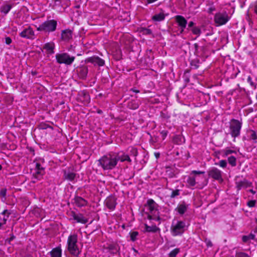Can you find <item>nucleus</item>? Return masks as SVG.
I'll use <instances>...</instances> for the list:
<instances>
[{
	"label": "nucleus",
	"mask_w": 257,
	"mask_h": 257,
	"mask_svg": "<svg viewBox=\"0 0 257 257\" xmlns=\"http://www.w3.org/2000/svg\"><path fill=\"white\" fill-rule=\"evenodd\" d=\"M98 165L104 170L113 169L117 165V159L114 153L107 154L98 160Z\"/></svg>",
	"instance_id": "1"
},
{
	"label": "nucleus",
	"mask_w": 257,
	"mask_h": 257,
	"mask_svg": "<svg viewBox=\"0 0 257 257\" xmlns=\"http://www.w3.org/2000/svg\"><path fill=\"white\" fill-rule=\"evenodd\" d=\"M77 235L75 234L69 236L67 240V249L74 256H79L81 251L77 245Z\"/></svg>",
	"instance_id": "2"
},
{
	"label": "nucleus",
	"mask_w": 257,
	"mask_h": 257,
	"mask_svg": "<svg viewBox=\"0 0 257 257\" xmlns=\"http://www.w3.org/2000/svg\"><path fill=\"white\" fill-rule=\"evenodd\" d=\"M146 207L149 210L148 218L149 220H160L159 212L157 209L158 204L152 199L147 201Z\"/></svg>",
	"instance_id": "3"
},
{
	"label": "nucleus",
	"mask_w": 257,
	"mask_h": 257,
	"mask_svg": "<svg viewBox=\"0 0 257 257\" xmlns=\"http://www.w3.org/2000/svg\"><path fill=\"white\" fill-rule=\"evenodd\" d=\"M57 26V22L56 20H50L45 21L38 27L36 26V27L39 31L50 33L54 32L56 30Z\"/></svg>",
	"instance_id": "4"
},
{
	"label": "nucleus",
	"mask_w": 257,
	"mask_h": 257,
	"mask_svg": "<svg viewBox=\"0 0 257 257\" xmlns=\"http://www.w3.org/2000/svg\"><path fill=\"white\" fill-rule=\"evenodd\" d=\"M55 57L58 63L65 64L67 65H71L75 59L74 56H71L67 53H58Z\"/></svg>",
	"instance_id": "5"
},
{
	"label": "nucleus",
	"mask_w": 257,
	"mask_h": 257,
	"mask_svg": "<svg viewBox=\"0 0 257 257\" xmlns=\"http://www.w3.org/2000/svg\"><path fill=\"white\" fill-rule=\"evenodd\" d=\"M242 123L238 120L232 119L230 123L229 128L230 134L233 138H236L240 135V132Z\"/></svg>",
	"instance_id": "6"
},
{
	"label": "nucleus",
	"mask_w": 257,
	"mask_h": 257,
	"mask_svg": "<svg viewBox=\"0 0 257 257\" xmlns=\"http://www.w3.org/2000/svg\"><path fill=\"white\" fill-rule=\"evenodd\" d=\"M186 224L183 221H177L176 224H173L171 227V232L173 236L181 235L185 230Z\"/></svg>",
	"instance_id": "7"
},
{
	"label": "nucleus",
	"mask_w": 257,
	"mask_h": 257,
	"mask_svg": "<svg viewBox=\"0 0 257 257\" xmlns=\"http://www.w3.org/2000/svg\"><path fill=\"white\" fill-rule=\"evenodd\" d=\"M208 175L209 177L218 181L219 183H222L223 181V172L217 168H210L208 171Z\"/></svg>",
	"instance_id": "8"
},
{
	"label": "nucleus",
	"mask_w": 257,
	"mask_h": 257,
	"mask_svg": "<svg viewBox=\"0 0 257 257\" xmlns=\"http://www.w3.org/2000/svg\"><path fill=\"white\" fill-rule=\"evenodd\" d=\"M229 19V17L226 13H218L214 16V22L218 25L225 24L228 21Z\"/></svg>",
	"instance_id": "9"
},
{
	"label": "nucleus",
	"mask_w": 257,
	"mask_h": 257,
	"mask_svg": "<svg viewBox=\"0 0 257 257\" xmlns=\"http://www.w3.org/2000/svg\"><path fill=\"white\" fill-rule=\"evenodd\" d=\"M20 35L21 37L29 39H35V33L31 27H28L25 29L20 34Z\"/></svg>",
	"instance_id": "10"
},
{
	"label": "nucleus",
	"mask_w": 257,
	"mask_h": 257,
	"mask_svg": "<svg viewBox=\"0 0 257 257\" xmlns=\"http://www.w3.org/2000/svg\"><path fill=\"white\" fill-rule=\"evenodd\" d=\"M116 198L114 196H109L104 201L106 206L110 210H114L116 205Z\"/></svg>",
	"instance_id": "11"
},
{
	"label": "nucleus",
	"mask_w": 257,
	"mask_h": 257,
	"mask_svg": "<svg viewBox=\"0 0 257 257\" xmlns=\"http://www.w3.org/2000/svg\"><path fill=\"white\" fill-rule=\"evenodd\" d=\"M114 154L117 159V163H118V161H120L121 162L127 161L129 163H131L132 162V160L129 155L123 152H120L119 153H114Z\"/></svg>",
	"instance_id": "12"
},
{
	"label": "nucleus",
	"mask_w": 257,
	"mask_h": 257,
	"mask_svg": "<svg viewBox=\"0 0 257 257\" xmlns=\"http://www.w3.org/2000/svg\"><path fill=\"white\" fill-rule=\"evenodd\" d=\"M11 213L6 209L0 214V229L4 228V225L6 223Z\"/></svg>",
	"instance_id": "13"
},
{
	"label": "nucleus",
	"mask_w": 257,
	"mask_h": 257,
	"mask_svg": "<svg viewBox=\"0 0 257 257\" xmlns=\"http://www.w3.org/2000/svg\"><path fill=\"white\" fill-rule=\"evenodd\" d=\"M175 20L179 27H181V33H183L187 24V20L183 16L180 15L176 16Z\"/></svg>",
	"instance_id": "14"
},
{
	"label": "nucleus",
	"mask_w": 257,
	"mask_h": 257,
	"mask_svg": "<svg viewBox=\"0 0 257 257\" xmlns=\"http://www.w3.org/2000/svg\"><path fill=\"white\" fill-rule=\"evenodd\" d=\"M87 61L88 62L91 63L94 65H97L99 66H103L104 64V61L98 56H93L87 58Z\"/></svg>",
	"instance_id": "15"
},
{
	"label": "nucleus",
	"mask_w": 257,
	"mask_h": 257,
	"mask_svg": "<svg viewBox=\"0 0 257 257\" xmlns=\"http://www.w3.org/2000/svg\"><path fill=\"white\" fill-rule=\"evenodd\" d=\"M77 71L80 78L82 79H86L88 73V68L86 66L79 67L77 69Z\"/></svg>",
	"instance_id": "16"
},
{
	"label": "nucleus",
	"mask_w": 257,
	"mask_h": 257,
	"mask_svg": "<svg viewBox=\"0 0 257 257\" xmlns=\"http://www.w3.org/2000/svg\"><path fill=\"white\" fill-rule=\"evenodd\" d=\"M72 38V32L69 29L63 30L61 33V39L65 41H68Z\"/></svg>",
	"instance_id": "17"
},
{
	"label": "nucleus",
	"mask_w": 257,
	"mask_h": 257,
	"mask_svg": "<svg viewBox=\"0 0 257 257\" xmlns=\"http://www.w3.org/2000/svg\"><path fill=\"white\" fill-rule=\"evenodd\" d=\"M72 217L73 219L76 220L77 222L82 223H86L88 222L87 219L84 217L81 214H75L74 212H72Z\"/></svg>",
	"instance_id": "18"
},
{
	"label": "nucleus",
	"mask_w": 257,
	"mask_h": 257,
	"mask_svg": "<svg viewBox=\"0 0 257 257\" xmlns=\"http://www.w3.org/2000/svg\"><path fill=\"white\" fill-rule=\"evenodd\" d=\"M36 172L34 173L33 176L35 177L36 179L38 178L39 176L43 175L44 173V168L41 166L40 163H36Z\"/></svg>",
	"instance_id": "19"
},
{
	"label": "nucleus",
	"mask_w": 257,
	"mask_h": 257,
	"mask_svg": "<svg viewBox=\"0 0 257 257\" xmlns=\"http://www.w3.org/2000/svg\"><path fill=\"white\" fill-rule=\"evenodd\" d=\"M74 203L78 207H82L86 206L87 204V201L81 197L77 196L74 199Z\"/></svg>",
	"instance_id": "20"
},
{
	"label": "nucleus",
	"mask_w": 257,
	"mask_h": 257,
	"mask_svg": "<svg viewBox=\"0 0 257 257\" xmlns=\"http://www.w3.org/2000/svg\"><path fill=\"white\" fill-rule=\"evenodd\" d=\"M188 205L185 204L184 202L178 205L176 209L180 214H183L187 210Z\"/></svg>",
	"instance_id": "21"
},
{
	"label": "nucleus",
	"mask_w": 257,
	"mask_h": 257,
	"mask_svg": "<svg viewBox=\"0 0 257 257\" xmlns=\"http://www.w3.org/2000/svg\"><path fill=\"white\" fill-rule=\"evenodd\" d=\"M236 184L237 189L239 190L241 189L242 188H247L250 185V183L245 179L243 181L236 182Z\"/></svg>",
	"instance_id": "22"
},
{
	"label": "nucleus",
	"mask_w": 257,
	"mask_h": 257,
	"mask_svg": "<svg viewBox=\"0 0 257 257\" xmlns=\"http://www.w3.org/2000/svg\"><path fill=\"white\" fill-rule=\"evenodd\" d=\"M51 257H61L62 250L60 247L53 248L50 252Z\"/></svg>",
	"instance_id": "23"
},
{
	"label": "nucleus",
	"mask_w": 257,
	"mask_h": 257,
	"mask_svg": "<svg viewBox=\"0 0 257 257\" xmlns=\"http://www.w3.org/2000/svg\"><path fill=\"white\" fill-rule=\"evenodd\" d=\"M76 176V174L70 171H64V178L69 181H72L74 180Z\"/></svg>",
	"instance_id": "24"
},
{
	"label": "nucleus",
	"mask_w": 257,
	"mask_h": 257,
	"mask_svg": "<svg viewBox=\"0 0 257 257\" xmlns=\"http://www.w3.org/2000/svg\"><path fill=\"white\" fill-rule=\"evenodd\" d=\"M55 47L54 43H47L44 46L43 48L45 49L48 53L53 54L54 53V49Z\"/></svg>",
	"instance_id": "25"
},
{
	"label": "nucleus",
	"mask_w": 257,
	"mask_h": 257,
	"mask_svg": "<svg viewBox=\"0 0 257 257\" xmlns=\"http://www.w3.org/2000/svg\"><path fill=\"white\" fill-rule=\"evenodd\" d=\"M12 7V5L6 3L1 6V12L6 15L9 12Z\"/></svg>",
	"instance_id": "26"
},
{
	"label": "nucleus",
	"mask_w": 257,
	"mask_h": 257,
	"mask_svg": "<svg viewBox=\"0 0 257 257\" xmlns=\"http://www.w3.org/2000/svg\"><path fill=\"white\" fill-rule=\"evenodd\" d=\"M165 15L163 13H160L158 14H156L152 17V20L154 21L160 22L164 20Z\"/></svg>",
	"instance_id": "27"
},
{
	"label": "nucleus",
	"mask_w": 257,
	"mask_h": 257,
	"mask_svg": "<svg viewBox=\"0 0 257 257\" xmlns=\"http://www.w3.org/2000/svg\"><path fill=\"white\" fill-rule=\"evenodd\" d=\"M145 230L149 232H156L159 228L156 225L149 226L147 224L145 225Z\"/></svg>",
	"instance_id": "28"
},
{
	"label": "nucleus",
	"mask_w": 257,
	"mask_h": 257,
	"mask_svg": "<svg viewBox=\"0 0 257 257\" xmlns=\"http://www.w3.org/2000/svg\"><path fill=\"white\" fill-rule=\"evenodd\" d=\"M187 183L189 187H194L196 184L195 178L191 176H189L187 180Z\"/></svg>",
	"instance_id": "29"
},
{
	"label": "nucleus",
	"mask_w": 257,
	"mask_h": 257,
	"mask_svg": "<svg viewBox=\"0 0 257 257\" xmlns=\"http://www.w3.org/2000/svg\"><path fill=\"white\" fill-rule=\"evenodd\" d=\"M254 237L255 235L253 234L250 233L248 235L243 236L242 239L244 242H246L250 239H253L254 238Z\"/></svg>",
	"instance_id": "30"
},
{
	"label": "nucleus",
	"mask_w": 257,
	"mask_h": 257,
	"mask_svg": "<svg viewBox=\"0 0 257 257\" xmlns=\"http://www.w3.org/2000/svg\"><path fill=\"white\" fill-rule=\"evenodd\" d=\"M129 154H128L129 156H133L136 157L138 155V151L136 148H131L128 149Z\"/></svg>",
	"instance_id": "31"
},
{
	"label": "nucleus",
	"mask_w": 257,
	"mask_h": 257,
	"mask_svg": "<svg viewBox=\"0 0 257 257\" xmlns=\"http://www.w3.org/2000/svg\"><path fill=\"white\" fill-rule=\"evenodd\" d=\"M236 159L233 156H230L228 158V162L232 167H234L236 165Z\"/></svg>",
	"instance_id": "32"
},
{
	"label": "nucleus",
	"mask_w": 257,
	"mask_h": 257,
	"mask_svg": "<svg viewBox=\"0 0 257 257\" xmlns=\"http://www.w3.org/2000/svg\"><path fill=\"white\" fill-rule=\"evenodd\" d=\"M179 248H176L172 250L169 254V257H176V255L179 252Z\"/></svg>",
	"instance_id": "33"
},
{
	"label": "nucleus",
	"mask_w": 257,
	"mask_h": 257,
	"mask_svg": "<svg viewBox=\"0 0 257 257\" xmlns=\"http://www.w3.org/2000/svg\"><path fill=\"white\" fill-rule=\"evenodd\" d=\"M215 165H218L223 168H225L227 166V162L226 160H222L220 161L218 163H216Z\"/></svg>",
	"instance_id": "34"
},
{
	"label": "nucleus",
	"mask_w": 257,
	"mask_h": 257,
	"mask_svg": "<svg viewBox=\"0 0 257 257\" xmlns=\"http://www.w3.org/2000/svg\"><path fill=\"white\" fill-rule=\"evenodd\" d=\"M248 133L250 134V139L252 140L253 141H255L257 139L256 133L254 131L250 130L248 132Z\"/></svg>",
	"instance_id": "35"
},
{
	"label": "nucleus",
	"mask_w": 257,
	"mask_h": 257,
	"mask_svg": "<svg viewBox=\"0 0 257 257\" xmlns=\"http://www.w3.org/2000/svg\"><path fill=\"white\" fill-rule=\"evenodd\" d=\"M109 249L110 251L113 253H116L118 250L117 246L116 245H109Z\"/></svg>",
	"instance_id": "36"
},
{
	"label": "nucleus",
	"mask_w": 257,
	"mask_h": 257,
	"mask_svg": "<svg viewBox=\"0 0 257 257\" xmlns=\"http://www.w3.org/2000/svg\"><path fill=\"white\" fill-rule=\"evenodd\" d=\"M141 32L143 35H150L152 34V31L150 29H149L148 28H142L141 30Z\"/></svg>",
	"instance_id": "37"
},
{
	"label": "nucleus",
	"mask_w": 257,
	"mask_h": 257,
	"mask_svg": "<svg viewBox=\"0 0 257 257\" xmlns=\"http://www.w3.org/2000/svg\"><path fill=\"white\" fill-rule=\"evenodd\" d=\"M129 107L133 109H136L139 107V104L135 101H131L129 104Z\"/></svg>",
	"instance_id": "38"
},
{
	"label": "nucleus",
	"mask_w": 257,
	"mask_h": 257,
	"mask_svg": "<svg viewBox=\"0 0 257 257\" xmlns=\"http://www.w3.org/2000/svg\"><path fill=\"white\" fill-rule=\"evenodd\" d=\"M192 31L194 34L197 35V36H199L201 32V30L198 27L193 28Z\"/></svg>",
	"instance_id": "39"
},
{
	"label": "nucleus",
	"mask_w": 257,
	"mask_h": 257,
	"mask_svg": "<svg viewBox=\"0 0 257 257\" xmlns=\"http://www.w3.org/2000/svg\"><path fill=\"white\" fill-rule=\"evenodd\" d=\"M208 5L211 6L208 10V13L209 14H212V12L215 10V8L213 6V3L209 2Z\"/></svg>",
	"instance_id": "40"
},
{
	"label": "nucleus",
	"mask_w": 257,
	"mask_h": 257,
	"mask_svg": "<svg viewBox=\"0 0 257 257\" xmlns=\"http://www.w3.org/2000/svg\"><path fill=\"white\" fill-rule=\"evenodd\" d=\"M180 194V190L179 189H176L175 190H173L171 195L170 196L171 198H175V197L179 196Z\"/></svg>",
	"instance_id": "41"
},
{
	"label": "nucleus",
	"mask_w": 257,
	"mask_h": 257,
	"mask_svg": "<svg viewBox=\"0 0 257 257\" xmlns=\"http://www.w3.org/2000/svg\"><path fill=\"white\" fill-rule=\"evenodd\" d=\"M139 233L137 231H134L131 233V238L132 241H135Z\"/></svg>",
	"instance_id": "42"
},
{
	"label": "nucleus",
	"mask_w": 257,
	"mask_h": 257,
	"mask_svg": "<svg viewBox=\"0 0 257 257\" xmlns=\"http://www.w3.org/2000/svg\"><path fill=\"white\" fill-rule=\"evenodd\" d=\"M199 60H193L191 64V65L194 67V68L197 69L199 67Z\"/></svg>",
	"instance_id": "43"
},
{
	"label": "nucleus",
	"mask_w": 257,
	"mask_h": 257,
	"mask_svg": "<svg viewBox=\"0 0 257 257\" xmlns=\"http://www.w3.org/2000/svg\"><path fill=\"white\" fill-rule=\"evenodd\" d=\"M234 153H235V151L230 150V149H226L224 151V155L225 156H227L231 154Z\"/></svg>",
	"instance_id": "44"
},
{
	"label": "nucleus",
	"mask_w": 257,
	"mask_h": 257,
	"mask_svg": "<svg viewBox=\"0 0 257 257\" xmlns=\"http://www.w3.org/2000/svg\"><path fill=\"white\" fill-rule=\"evenodd\" d=\"M205 173V172L204 171H196L193 170L191 172L190 175H199V174H204Z\"/></svg>",
	"instance_id": "45"
},
{
	"label": "nucleus",
	"mask_w": 257,
	"mask_h": 257,
	"mask_svg": "<svg viewBox=\"0 0 257 257\" xmlns=\"http://www.w3.org/2000/svg\"><path fill=\"white\" fill-rule=\"evenodd\" d=\"M236 257H249L247 254L244 252H239L236 254Z\"/></svg>",
	"instance_id": "46"
},
{
	"label": "nucleus",
	"mask_w": 257,
	"mask_h": 257,
	"mask_svg": "<svg viewBox=\"0 0 257 257\" xmlns=\"http://www.w3.org/2000/svg\"><path fill=\"white\" fill-rule=\"evenodd\" d=\"M247 81L250 84L251 86L254 87L255 85L254 83L252 81V79L250 76H248L247 79Z\"/></svg>",
	"instance_id": "47"
},
{
	"label": "nucleus",
	"mask_w": 257,
	"mask_h": 257,
	"mask_svg": "<svg viewBox=\"0 0 257 257\" xmlns=\"http://www.w3.org/2000/svg\"><path fill=\"white\" fill-rule=\"evenodd\" d=\"M7 190L6 189H2L0 191V195L5 197L6 195Z\"/></svg>",
	"instance_id": "48"
},
{
	"label": "nucleus",
	"mask_w": 257,
	"mask_h": 257,
	"mask_svg": "<svg viewBox=\"0 0 257 257\" xmlns=\"http://www.w3.org/2000/svg\"><path fill=\"white\" fill-rule=\"evenodd\" d=\"M161 134L162 135L163 139L164 140L168 135V132L167 131H162L161 132Z\"/></svg>",
	"instance_id": "49"
},
{
	"label": "nucleus",
	"mask_w": 257,
	"mask_h": 257,
	"mask_svg": "<svg viewBox=\"0 0 257 257\" xmlns=\"http://www.w3.org/2000/svg\"><path fill=\"white\" fill-rule=\"evenodd\" d=\"M255 204V200H251L248 202L247 205L249 207H253L254 206Z\"/></svg>",
	"instance_id": "50"
},
{
	"label": "nucleus",
	"mask_w": 257,
	"mask_h": 257,
	"mask_svg": "<svg viewBox=\"0 0 257 257\" xmlns=\"http://www.w3.org/2000/svg\"><path fill=\"white\" fill-rule=\"evenodd\" d=\"M5 42L7 44L9 45L12 43V40L10 37H7L5 39Z\"/></svg>",
	"instance_id": "51"
},
{
	"label": "nucleus",
	"mask_w": 257,
	"mask_h": 257,
	"mask_svg": "<svg viewBox=\"0 0 257 257\" xmlns=\"http://www.w3.org/2000/svg\"><path fill=\"white\" fill-rule=\"evenodd\" d=\"M194 46L195 48V53H197L198 52V49L199 46H198V44L195 43V44H194Z\"/></svg>",
	"instance_id": "52"
},
{
	"label": "nucleus",
	"mask_w": 257,
	"mask_h": 257,
	"mask_svg": "<svg viewBox=\"0 0 257 257\" xmlns=\"http://www.w3.org/2000/svg\"><path fill=\"white\" fill-rule=\"evenodd\" d=\"M15 238V236L12 234L11 236V237L9 239H8L7 240H8V241L10 243L11 241H12L13 239H14Z\"/></svg>",
	"instance_id": "53"
},
{
	"label": "nucleus",
	"mask_w": 257,
	"mask_h": 257,
	"mask_svg": "<svg viewBox=\"0 0 257 257\" xmlns=\"http://www.w3.org/2000/svg\"><path fill=\"white\" fill-rule=\"evenodd\" d=\"M61 0H54L55 5H60Z\"/></svg>",
	"instance_id": "54"
},
{
	"label": "nucleus",
	"mask_w": 257,
	"mask_h": 257,
	"mask_svg": "<svg viewBox=\"0 0 257 257\" xmlns=\"http://www.w3.org/2000/svg\"><path fill=\"white\" fill-rule=\"evenodd\" d=\"M194 25V23L193 22L191 21L189 23L188 27L191 28V27H192Z\"/></svg>",
	"instance_id": "55"
},
{
	"label": "nucleus",
	"mask_w": 257,
	"mask_h": 257,
	"mask_svg": "<svg viewBox=\"0 0 257 257\" xmlns=\"http://www.w3.org/2000/svg\"><path fill=\"white\" fill-rule=\"evenodd\" d=\"M157 0H146L148 4H151V3H153L156 1H157Z\"/></svg>",
	"instance_id": "56"
},
{
	"label": "nucleus",
	"mask_w": 257,
	"mask_h": 257,
	"mask_svg": "<svg viewBox=\"0 0 257 257\" xmlns=\"http://www.w3.org/2000/svg\"><path fill=\"white\" fill-rule=\"evenodd\" d=\"M254 12L257 14V4L254 6Z\"/></svg>",
	"instance_id": "57"
},
{
	"label": "nucleus",
	"mask_w": 257,
	"mask_h": 257,
	"mask_svg": "<svg viewBox=\"0 0 257 257\" xmlns=\"http://www.w3.org/2000/svg\"><path fill=\"white\" fill-rule=\"evenodd\" d=\"M36 179L35 178V177L34 176V180H32V182H33V183H36ZM37 179H39V177H38V178H37Z\"/></svg>",
	"instance_id": "58"
},
{
	"label": "nucleus",
	"mask_w": 257,
	"mask_h": 257,
	"mask_svg": "<svg viewBox=\"0 0 257 257\" xmlns=\"http://www.w3.org/2000/svg\"><path fill=\"white\" fill-rule=\"evenodd\" d=\"M155 156L157 158L159 157V156H160L159 153H155Z\"/></svg>",
	"instance_id": "59"
},
{
	"label": "nucleus",
	"mask_w": 257,
	"mask_h": 257,
	"mask_svg": "<svg viewBox=\"0 0 257 257\" xmlns=\"http://www.w3.org/2000/svg\"><path fill=\"white\" fill-rule=\"evenodd\" d=\"M249 191H250V192H251L252 194H254V193H255V191H253V190H252V189L249 190Z\"/></svg>",
	"instance_id": "60"
},
{
	"label": "nucleus",
	"mask_w": 257,
	"mask_h": 257,
	"mask_svg": "<svg viewBox=\"0 0 257 257\" xmlns=\"http://www.w3.org/2000/svg\"><path fill=\"white\" fill-rule=\"evenodd\" d=\"M133 91L136 93H138V92H139V90H133Z\"/></svg>",
	"instance_id": "61"
},
{
	"label": "nucleus",
	"mask_w": 257,
	"mask_h": 257,
	"mask_svg": "<svg viewBox=\"0 0 257 257\" xmlns=\"http://www.w3.org/2000/svg\"><path fill=\"white\" fill-rule=\"evenodd\" d=\"M2 166L0 165V170L2 169Z\"/></svg>",
	"instance_id": "62"
}]
</instances>
